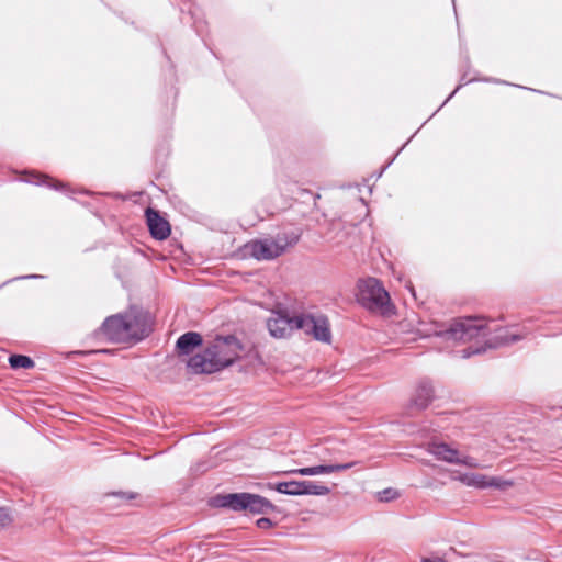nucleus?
I'll use <instances>...</instances> for the list:
<instances>
[{
    "label": "nucleus",
    "instance_id": "nucleus-34",
    "mask_svg": "<svg viewBox=\"0 0 562 562\" xmlns=\"http://www.w3.org/2000/svg\"><path fill=\"white\" fill-rule=\"evenodd\" d=\"M274 485H276V483H272V482L267 483V487L270 490H274Z\"/></svg>",
    "mask_w": 562,
    "mask_h": 562
},
{
    "label": "nucleus",
    "instance_id": "nucleus-16",
    "mask_svg": "<svg viewBox=\"0 0 562 562\" xmlns=\"http://www.w3.org/2000/svg\"><path fill=\"white\" fill-rule=\"evenodd\" d=\"M315 316L311 314H296L292 316L294 330H302L305 335H312V325Z\"/></svg>",
    "mask_w": 562,
    "mask_h": 562
},
{
    "label": "nucleus",
    "instance_id": "nucleus-20",
    "mask_svg": "<svg viewBox=\"0 0 562 562\" xmlns=\"http://www.w3.org/2000/svg\"><path fill=\"white\" fill-rule=\"evenodd\" d=\"M301 485L302 481L278 482L274 485V491L285 495L299 496Z\"/></svg>",
    "mask_w": 562,
    "mask_h": 562
},
{
    "label": "nucleus",
    "instance_id": "nucleus-10",
    "mask_svg": "<svg viewBox=\"0 0 562 562\" xmlns=\"http://www.w3.org/2000/svg\"><path fill=\"white\" fill-rule=\"evenodd\" d=\"M203 345V337L196 331H188L181 335L176 341V351L179 357L191 355L196 348Z\"/></svg>",
    "mask_w": 562,
    "mask_h": 562
},
{
    "label": "nucleus",
    "instance_id": "nucleus-23",
    "mask_svg": "<svg viewBox=\"0 0 562 562\" xmlns=\"http://www.w3.org/2000/svg\"><path fill=\"white\" fill-rule=\"evenodd\" d=\"M358 463H359L358 461H351V462H347V463L324 464L325 465V474L345 471V470L353 468Z\"/></svg>",
    "mask_w": 562,
    "mask_h": 562
},
{
    "label": "nucleus",
    "instance_id": "nucleus-3",
    "mask_svg": "<svg viewBox=\"0 0 562 562\" xmlns=\"http://www.w3.org/2000/svg\"><path fill=\"white\" fill-rule=\"evenodd\" d=\"M243 351V345L235 335L216 336L214 341L187 361L192 374H212L232 366Z\"/></svg>",
    "mask_w": 562,
    "mask_h": 562
},
{
    "label": "nucleus",
    "instance_id": "nucleus-15",
    "mask_svg": "<svg viewBox=\"0 0 562 562\" xmlns=\"http://www.w3.org/2000/svg\"><path fill=\"white\" fill-rule=\"evenodd\" d=\"M330 493V488L314 481H302L299 496L302 495H316L325 496Z\"/></svg>",
    "mask_w": 562,
    "mask_h": 562
},
{
    "label": "nucleus",
    "instance_id": "nucleus-8",
    "mask_svg": "<svg viewBox=\"0 0 562 562\" xmlns=\"http://www.w3.org/2000/svg\"><path fill=\"white\" fill-rule=\"evenodd\" d=\"M435 397V390L432 383L428 379H422L415 390L413 397L409 401L408 408L416 411L426 409Z\"/></svg>",
    "mask_w": 562,
    "mask_h": 562
},
{
    "label": "nucleus",
    "instance_id": "nucleus-19",
    "mask_svg": "<svg viewBox=\"0 0 562 562\" xmlns=\"http://www.w3.org/2000/svg\"><path fill=\"white\" fill-rule=\"evenodd\" d=\"M487 479H488V475H485V474L470 473V474H464L461 477V481L468 486H473L476 488L484 490V488H487V482H488Z\"/></svg>",
    "mask_w": 562,
    "mask_h": 562
},
{
    "label": "nucleus",
    "instance_id": "nucleus-30",
    "mask_svg": "<svg viewBox=\"0 0 562 562\" xmlns=\"http://www.w3.org/2000/svg\"><path fill=\"white\" fill-rule=\"evenodd\" d=\"M461 85L458 86L450 94L449 97L443 101V103L441 104V106L439 109H441L456 93L457 91L460 89Z\"/></svg>",
    "mask_w": 562,
    "mask_h": 562
},
{
    "label": "nucleus",
    "instance_id": "nucleus-11",
    "mask_svg": "<svg viewBox=\"0 0 562 562\" xmlns=\"http://www.w3.org/2000/svg\"><path fill=\"white\" fill-rule=\"evenodd\" d=\"M271 512L281 513V509L272 504L268 498L259 494L249 493L247 513L252 515H265Z\"/></svg>",
    "mask_w": 562,
    "mask_h": 562
},
{
    "label": "nucleus",
    "instance_id": "nucleus-13",
    "mask_svg": "<svg viewBox=\"0 0 562 562\" xmlns=\"http://www.w3.org/2000/svg\"><path fill=\"white\" fill-rule=\"evenodd\" d=\"M312 337L322 342H330L331 333L327 317L318 316L315 317L314 323L312 325Z\"/></svg>",
    "mask_w": 562,
    "mask_h": 562
},
{
    "label": "nucleus",
    "instance_id": "nucleus-1",
    "mask_svg": "<svg viewBox=\"0 0 562 562\" xmlns=\"http://www.w3.org/2000/svg\"><path fill=\"white\" fill-rule=\"evenodd\" d=\"M437 336L456 341H470L483 338L484 345L469 346L462 349V358L481 355L486 349H496L521 340L525 335L512 333L508 328L493 329L490 323L480 317H462L454 319L448 328L436 333Z\"/></svg>",
    "mask_w": 562,
    "mask_h": 562
},
{
    "label": "nucleus",
    "instance_id": "nucleus-22",
    "mask_svg": "<svg viewBox=\"0 0 562 562\" xmlns=\"http://www.w3.org/2000/svg\"><path fill=\"white\" fill-rule=\"evenodd\" d=\"M487 488H495L498 491H506L514 485L512 480L503 479L502 476L488 475Z\"/></svg>",
    "mask_w": 562,
    "mask_h": 562
},
{
    "label": "nucleus",
    "instance_id": "nucleus-29",
    "mask_svg": "<svg viewBox=\"0 0 562 562\" xmlns=\"http://www.w3.org/2000/svg\"><path fill=\"white\" fill-rule=\"evenodd\" d=\"M41 278H43V276H41V274H29V276L18 277V278H15V280H20V279H41Z\"/></svg>",
    "mask_w": 562,
    "mask_h": 562
},
{
    "label": "nucleus",
    "instance_id": "nucleus-4",
    "mask_svg": "<svg viewBox=\"0 0 562 562\" xmlns=\"http://www.w3.org/2000/svg\"><path fill=\"white\" fill-rule=\"evenodd\" d=\"M357 302L370 312H389L391 307V297L376 278L360 279L357 283Z\"/></svg>",
    "mask_w": 562,
    "mask_h": 562
},
{
    "label": "nucleus",
    "instance_id": "nucleus-31",
    "mask_svg": "<svg viewBox=\"0 0 562 562\" xmlns=\"http://www.w3.org/2000/svg\"><path fill=\"white\" fill-rule=\"evenodd\" d=\"M422 562H446V560L442 558H439L438 560H432L430 558H423Z\"/></svg>",
    "mask_w": 562,
    "mask_h": 562
},
{
    "label": "nucleus",
    "instance_id": "nucleus-7",
    "mask_svg": "<svg viewBox=\"0 0 562 562\" xmlns=\"http://www.w3.org/2000/svg\"><path fill=\"white\" fill-rule=\"evenodd\" d=\"M145 216L149 233L154 239L165 240L170 236V224L160 215L159 211L148 207Z\"/></svg>",
    "mask_w": 562,
    "mask_h": 562
},
{
    "label": "nucleus",
    "instance_id": "nucleus-14",
    "mask_svg": "<svg viewBox=\"0 0 562 562\" xmlns=\"http://www.w3.org/2000/svg\"><path fill=\"white\" fill-rule=\"evenodd\" d=\"M24 181L36 186H46L57 191H60L65 188V184L63 182H59L46 175L34 171L26 173Z\"/></svg>",
    "mask_w": 562,
    "mask_h": 562
},
{
    "label": "nucleus",
    "instance_id": "nucleus-28",
    "mask_svg": "<svg viewBox=\"0 0 562 562\" xmlns=\"http://www.w3.org/2000/svg\"><path fill=\"white\" fill-rule=\"evenodd\" d=\"M115 496H119L123 499H133L136 497V495L134 493H125V492H119V493H114Z\"/></svg>",
    "mask_w": 562,
    "mask_h": 562
},
{
    "label": "nucleus",
    "instance_id": "nucleus-26",
    "mask_svg": "<svg viewBox=\"0 0 562 562\" xmlns=\"http://www.w3.org/2000/svg\"><path fill=\"white\" fill-rule=\"evenodd\" d=\"M456 464L465 465L468 468H477L479 462L475 458L470 456L460 457V453L458 454V462Z\"/></svg>",
    "mask_w": 562,
    "mask_h": 562
},
{
    "label": "nucleus",
    "instance_id": "nucleus-12",
    "mask_svg": "<svg viewBox=\"0 0 562 562\" xmlns=\"http://www.w3.org/2000/svg\"><path fill=\"white\" fill-rule=\"evenodd\" d=\"M428 452L431 453L436 459L456 464L458 462L459 451L450 447L446 442L432 441L428 445Z\"/></svg>",
    "mask_w": 562,
    "mask_h": 562
},
{
    "label": "nucleus",
    "instance_id": "nucleus-9",
    "mask_svg": "<svg viewBox=\"0 0 562 562\" xmlns=\"http://www.w3.org/2000/svg\"><path fill=\"white\" fill-rule=\"evenodd\" d=\"M267 327L270 335L274 338H286L294 330L292 316L286 312L276 313L274 317L269 318Z\"/></svg>",
    "mask_w": 562,
    "mask_h": 562
},
{
    "label": "nucleus",
    "instance_id": "nucleus-33",
    "mask_svg": "<svg viewBox=\"0 0 562 562\" xmlns=\"http://www.w3.org/2000/svg\"><path fill=\"white\" fill-rule=\"evenodd\" d=\"M406 288L409 290V292L412 293L413 296H415V290H414V286L411 282H408L406 284Z\"/></svg>",
    "mask_w": 562,
    "mask_h": 562
},
{
    "label": "nucleus",
    "instance_id": "nucleus-2",
    "mask_svg": "<svg viewBox=\"0 0 562 562\" xmlns=\"http://www.w3.org/2000/svg\"><path fill=\"white\" fill-rule=\"evenodd\" d=\"M151 333L150 315L132 307L123 313L108 316L93 333L97 339L111 344L139 342Z\"/></svg>",
    "mask_w": 562,
    "mask_h": 562
},
{
    "label": "nucleus",
    "instance_id": "nucleus-17",
    "mask_svg": "<svg viewBox=\"0 0 562 562\" xmlns=\"http://www.w3.org/2000/svg\"><path fill=\"white\" fill-rule=\"evenodd\" d=\"M301 237L297 231L282 232L279 233L274 240L282 248V254L289 248L294 246Z\"/></svg>",
    "mask_w": 562,
    "mask_h": 562
},
{
    "label": "nucleus",
    "instance_id": "nucleus-21",
    "mask_svg": "<svg viewBox=\"0 0 562 562\" xmlns=\"http://www.w3.org/2000/svg\"><path fill=\"white\" fill-rule=\"evenodd\" d=\"M283 474H299V475H303V476H313V475L325 474V465L319 464V465H314V467L293 469V470L283 472Z\"/></svg>",
    "mask_w": 562,
    "mask_h": 562
},
{
    "label": "nucleus",
    "instance_id": "nucleus-6",
    "mask_svg": "<svg viewBox=\"0 0 562 562\" xmlns=\"http://www.w3.org/2000/svg\"><path fill=\"white\" fill-rule=\"evenodd\" d=\"M248 498V492L217 494L210 499V505L232 512H247Z\"/></svg>",
    "mask_w": 562,
    "mask_h": 562
},
{
    "label": "nucleus",
    "instance_id": "nucleus-25",
    "mask_svg": "<svg viewBox=\"0 0 562 562\" xmlns=\"http://www.w3.org/2000/svg\"><path fill=\"white\" fill-rule=\"evenodd\" d=\"M398 496V493L396 490L394 488H385L381 492H379V499L382 501V502H390V501H393L395 499L396 497Z\"/></svg>",
    "mask_w": 562,
    "mask_h": 562
},
{
    "label": "nucleus",
    "instance_id": "nucleus-32",
    "mask_svg": "<svg viewBox=\"0 0 562 562\" xmlns=\"http://www.w3.org/2000/svg\"><path fill=\"white\" fill-rule=\"evenodd\" d=\"M404 146H405V145H403V146H402V147L396 151L395 156L392 158V160H391L386 166H384V168L382 169V171H383L384 169H386V168L390 166V164H392V161L395 159V157H396L397 155H400V151L404 148Z\"/></svg>",
    "mask_w": 562,
    "mask_h": 562
},
{
    "label": "nucleus",
    "instance_id": "nucleus-27",
    "mask_svg": "<svg viewBox=\"0 0 562 562\" xmlns=\"http://www.w3.org/2000/svg\"><path fill=\"white\" fill-rule=\"evenodd\" d=\"M256 526L259 528V529H270L272 527L276 526V522H273L270 518L268 517H261L259 519H257L256 521Z\"/></svg>",
    "mask_w": 562,
    "mask_h": 562
},
{
    "label": "nucleus",
    "instance_id": "nucleus-24",
    "mask_svg": "<svg viewBox=\"0 0 562 562\" xmlns=\"http://www.w3.org/2000/svg\"><path fill=\"white\" fill-rule=\"evenodd\" d=\"M12 520L10 509L7 507H0V529L8 527Z\"/></svg>",
    "mask_w": 562,
    "mask_h": 562
},
{
    "label": "nucleus",
    "instance_id": "nucleus-18",
    "mask_svg": "<svg viewBox=\"0 0 562 562\" xmlns=\"http://www.w3.org/2000/svg\"><path fill=\"white\" fill-rule=\"evenodd\" d=\"M9 364L11 369H33L35 367L34 360L25 355L14 353L9 357Z\"/></svg>",
    "mask_w": 562,
    "mask_h": 562
},
{
    "label": "nucleus",
    "instance_id": "nucleus-5",
    "mask_svg": "<svg viewBox=\"0 0 562 562\" xmlns=\"http://www.w3.org/2000/svg\"><path fill=\"white\" fill-rule=\"evenodd\" d=\"M244 257H252L257 260H272L282 255L281 246L274 238L255 239L244 245Z\"/></svg>",
    "mask_w": 562,
    "mask_h": 562
}]
</instances>
